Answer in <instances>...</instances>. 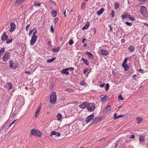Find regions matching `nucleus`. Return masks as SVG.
Segmentation results:
<instances>
[{"label": "nucleus", "mask_w": 148, "mask_h": 148, "mask_svg": "<svg viewBox=\"0 0 148 148\" xmlns=\"http://www.w3.org/2000/svg\"><path fill=\"white\" fill-rule=\"evenodd\" d=\"M56 95L55 92H52L50 97V103L52 104H55L56 101Z\"/></svg>", "instance_id": "1"}, {"label": "nucleus", "mask_w": 148, "mask_h": 148, "mask_svg": "<svg viewBox=\"0 0 148 148\" xmlns=\"http://www.w3.org/2000/svg\"><path fill=\"white\" fill-rule=\"evenodd\" d=\"M140 11L141 14L144 16L147 17L148 16V13L145 7L143 6H141L140 7Z\"/></svg>", "instance_id": "2"}, {"label": "nucleus", "mask_w": 148, "mask_h": 148, "mask_svg": "<svg viewBox=\"0 0 148 148\" xmlns=\"http://www.w3.org/2000/svg\"><path fill=\"white\" fill-rule=\"evenodd\" d=\"M24 99L22 96H20L18 97L16 99V103L18 104L19 106H23L24 104Z\"/></svg>", "instance_id": "3"}, {"label": "nucleus", "mask_w": 148, "mask_h": 148, "mask_svg": "<svg viewBox=\"0 0 148 148\" xmlns=\"http://www.w3.org/2000/svg\"><path fill=\"white\" fill-rule=\"evenodd\" d=\"M31 134L34 136L38 137H40L42 133L38 130L36 129H33L31 130Z\"/></svg>", "instance_id": "4"}, {"label": "nucleus", "mask_w": 148, "mask_h": 148, "mask_svg": "<svg viewBox=\"0 0 148 148\" xmlns=\"http://www.w3.org/2000/svg\"><path fill=\"white\" fill-rule=\"evenodd\" d=\"M86 108L88 111H93L95 108V104L93 103H88Z\"/></svg>", "instance_id": "5"}, {"label": "nucleus", "mask_w": 148, "mask_h": 148, "mask_svg": "<svg viewBox=\"0 0 148 148\" xmlns=\"http://www.w3.org/2000/svg\"><path fill=\"white\" fill-rule=\"evenodd\" d=\"M10 58V54L8 52H6L3 58V60L4 62H6Z\"/></svg>", "instance_id": "6"}, {"label": "nucleus", "mask_w": 148, "mask_h": 148, "mask_svg": "<svg viewBox=\"0 0 148 148\" xmlns=\"http://www.w3.org/2000/svg\"><path fill=\"white\" fill-rule=\"evenodd\" d=\"M10 32H12L14 31L16 28V25L14 22L11 23H10Z\"/></svg>", "instance_id": "7"}, {"label": "nucleus", "mask_w": 148, "mask_h": 148, "mask_svg": "<svg viewBox=\"0 0 148 148\" xmlns=\"http://www.w3.org/2000/svg\"><path fill=\"white\" fill-rule=\"evenodd\" d=\"M103 119V116H100L98 117H96L94 120L93 123L95 124L97 123L102 120Z\"/></svg>", "instance_id": "8"}, {"label": "nucleus", "mask_w": 148, "mask_h": 148, "mask_svg": "<svg viewBox=\"0 0 148 148\" xmlns=\"http://www.w3.org/2000/svg\"><path fill=\"white\" fill-rule=\"evenodd\" d=\"M88 103L87 102H81L79 105V106L80 108H84L85 107H86Z\"/></svg>", "instance_id": "9"}, {"label": "nucleus", "mask_w": 148, "mask_h": 148, "mask_svg": "<svg viewBox=\"0 0 148 148\" xmlns=\"http://www.w3.org/2000/svg\"><path fill=\"white\" fill-rule=\"evenodd\" d=\"M37 36H32L30 42V44L31 45H33L35 43L37 38Z\"/></svg>", "instance_id": "10"}, {"label": "nucleus", "mask_w": 148, "mask_h": 148, "mask_svg": "<svg viewBox=\"0 0 148 148\" xmlns=\"http://www.w3.org/2000/svg\"><path fill=\"white\" fill-rule=\"evenodd\" d=\"M94 116L93 114H91L86 118V121L87 123L90 122L91 120L93 119Z\"/></svg>", "instance_id": "11"}, {"label": "nucleus", "mask_w": 148, "mask_h": 148, "mask_svg": "<svg viewBox=\"0 0 148 148\" xmlns=\"http://www.w3.org/2000/svg\"><path fill=\"white\" fill-rule=\"evenodd\" d=\"M8 38V36L6 35V33L4 32L2 34L1 37V39L2 41H5Z\"/></svg>", "instance_id": "12"}, {"label": "nucleus", "mask_w": 148, "mask_h": 148, "mask_svg": "<svg viewBox=\"0 0 148 148\" xmlns=\"http://www.w3.org/2000/svg\"><path fill=\"white\" fill-rule=\"evenodd\" d=\"M26 0H16L14 3L15 5L16 6L22 3Z\"/></svg>", "instance_id": "13"}, {"label": "nucleus", "mask_w": 148, "mask_h": 148, "mask_svg": "<svg viewBox=\"0 0 148 148\" xmlns=\"http://www.w3.org/2000/svg\"><path fill=\"white\" fill-rule=\"evenodd\" d=\"M100 50L101 52L102 55L106 56L108 54V51L102 49H101Z\"/></svg>", "instance_id": "14"}, {"label": "nucleus", "mask_w": 148, "mask_h": 148, "mask_svg": "<svg viewBox=\"0 0 148 148\" xmlns=\"http://www.w3.org/2000/svg\"><path fill=\"white\" fill-rule=\"evenodd\" d=\"M86 54L88 56L89 58L90 59H93L94 58V56L92 54L89 52H86Z\"/></svg>", "instance_id": "15"}, {"label": "nucleus", "mask_w": 148, "mask_h": 148, "mask_svg": "<svg viewBox=\"0 0 148 148\" xmlns=\"http://www.w3.org/2000/svg\"><path fill=\"white\" fill-rule=\"evenodd\" d=\"M116 113H115L114 115V119H119V118L122 117L124 116L123 115H119L118 116H117Z\"/></svg>", "instance_id": "16"}, {"label": "nucleus", "mask_w": 148, "mask_h": 148, "mask_svg": "<svg viewBox=\"0 0 148 148\" xmlns=\"http://www.w3.org/2000/svg\"><path fill=\"white\" fill-rule=\"evenodd\" d=\"M122 66L124 68V70L125 71L128 70L129 69V66L128 64L124 65L123 64H122Z\"/></svg>", "instance_id": "17"}, {"label": "nucleus", "mask_w": 148, "mask_h": 148, "mask_svg": "<svg viewBox=\"0 0 148 148\" xmlns=\"http://www.w3.org/2000/svg\"><path fill=\"white\" fill-rule=\"evenodd\" d=\"M111 105H108L106 106L103 111H110L111 110Z\"/></svg>", "instance_id": "18"}, {"label": "nucleus", "mask_w": 148, "mask_h": 148, "mask_svg": "<svg viewBox=\"0 0 148 148\" xmlns=\"http://www.w3.org/2000/svg\"><path fill=\"white\" fill-rule=\"evenodd\" d=\"M9 66L11 68H12L13 69H15L16 68V67H15V66L14 67H13V66L14 64V62L12 60H11L9 62Z\"/></svg>", "instance_id": "19"}, {"label": "nucleus", "mask_w": 148, "mask_h": 148, "mask_svg": "<svg viewBox=\"0 0 148 148\" xmlns=\"http://www.w3.org/2000/svg\"><path fill=\"white\" fill-rule=\"evenodd\" d=\"M137 120V123H140L143 120V118L141 117H138L136 119Z\"/></svg>", "instance_id": "20"}, {"label": "nucleus", "mask_w": 148, "mask_h": 148, "mask_svg": "<svg viewBox=\"0 0 148 148\" xmlns=\"http://www.w3.org/2000/svg\"><path fill=\"white\" fill-rule=\"evenodd\" d=\"M130 52H133L134 50V46L130 45L128 48Z\"/></svg>", "instance_id": "21"}, {"label": "nucleus", "mask_w": 148, "mask_h": 148, "mask_svg": "<svg viewBox=\"0 0 148 148\" xmlns=\"http://www.w3.org/2000/svg\"><path fill=\"white\" fill-rule=\"evenodd\" d=\"M65 70L66 69H65L62 70L61 71V73H62L65 74L66 75H69V72L68 71H66Z\"/></svg>", "instance_id": "22"}, {"label": "nucleus", "mask_w": 148, "mask_h": 148, "mask_svg": "<svg viewBox=\"0 0 148 148\" xmlns=\"http://www.w3.org/2000/svg\"><path fill=\"white\" fill-rule=\"evenodd\" d=\"M121 18L122 19H124L129 17V16L126 13L124 12V14L121 15Z\"/></svg>", "instance_id": "23"}, {"label": "nucleus", "mask_w": 148, "mask_h": 148, "mask_svg": "<svg viewBox=\"0 0 148 148\" xmlns=\"http://www.w3.org/2000/svg\"><path fill=\"white\" fill-rule=\"evenodd\" d=\"M108 97V96L107 95H100V98L102 101H104Z\"/></svg>", "instance_id": "24"}, {"label": "nucleus", "mask_w": 148, "mask_h": 148, "mask_svg": "<svg viewBox=\"0 0 148 148\" xmlns=\"http://www.w3.org/2000/svg\"><path fill=\"white\" fill-rule=\"evenodd\" d=\"M114 5L115 9L116 10L118 9L119 7V3L118 2H117L114 3Z\"/></svg>", "instance_id": "25"}, {"label": "nucleus", "mask_w": 148, "mask_h": 148, "mask_svg": "<svg viewBox=\"0 0 148 148\" xmlns=\"http://www.w3.org/2000/svg\"><path fill=\"white\" fill-rule=\"evenodd\" d=\"M145 140V137L143 136H140L139 137V140L140 142H143Z\"/></svg>", "instance_id": "26"}, {"label": "nucleus", "mask_w": 148, "mask_h": 148, "mask_svg": "<svg viewBox=\"0 0 148 148\" xmlns=\"http://www.w3.org/2000/svg\"><path fill=\"white\" fill-rule=\"evenodd\" d=\"M82 60L86 65H88L89 64V63L88 62L87 60L86 59L84 58H83L82 59Z\"/></svg>", "instance_id": "27"}, {"label": "nucleus", "mask_w": 148, "mask_h": 148, "mask_svg": "<svg viewBox=\"0 0 148 148\" xmlns=\"http://www.w3.org/2000/svg\"><path fill=\"white\" fill-rule=\"evenodd\" d=\"M56 58L53 57L51 59L47 60V62L48 63L51 62H53L56 59Z\"/></svg>", "instance_id": "28"}, {"label": "nucleus", "mask_w": 148, "mask_h": 148, "mask_svg": "<svg viewBox=\"0 0 148 148\" xmlns=\"http://www.w3.org/2000/svg\"><path fill=\"white\" fill-rule=\"evenodd\" d=\"M104 9L103 8H101L97 12V14L98 15H101L103 12Z\"/></svg>", "instance_id": "29"}, {"label": "nucleus", "mask_w": 148, "mask_h": 148, "mask_svg": "<svg viewBox=\"0 0 148 148\" xmlns=\"http://www.w3.org/2000/svg\"><path fill=\"white\" fill-rule=\"evenodd\" d=\"M62 114L60 113H58L57 116L58 120V121L62 119Z\"/></svg>", "instance_id": "30"}, {"label": "nucleus", "mask_w": 148, "mask_h": 148, "mask_svg": "<svg viewBox=\"0 0 148 148\" xmlns=\"http://www.w3.org/2000/svg\"><path fill=\"white\" fill-rule=\"evenodd\" d=\"M57 14V13L56 11L53 10L52 11L51 15L53 16L54 17H55L56 16Z\"/></svg>", "instance_id": "31"}, {"label": "nucleus", "mask_w": 148, "mask_h": 148, "mask_svg": "<svg viewBox=\"0 0 148 148\" xmlns=\"http://www.w3.org/2000/svg\"><path fill=\"white\" fill-rule=\"evenodd\" d=\"M60 49V47H56L53 48H52V51L54 52H57Z\"/></svg>", "instance_id": "32"}, {"label": "nucleus", "mask_w": 148, "mask_h": 148, "mask_svg": "<svg viewBox=\"0 0 148 148\" xmlns=\"http://www.w3.org/2000/svg\"><path fill=\"white\" fill-rule=\"evenodd\" d=\"M7 84L9 87V89H11L12 87V84L11 82L7 83Z\"/></svg>", "instance_id": "33"}, {"label": "nucleus", "mask_w": 148, "mask_h": 148, "mask_svg": "<svg viewBox=\"0 0 148 148\" xmlns=\"http://www.w3.org/2000/svg\"><path fill=\"white\" fill-rule=\"evenodd\" d=\"M109 88V84L108 83H107L106 84V86H105V89H106V91H107L108 90V89Z\"/></svg>", "instance_id": "34"}, {"label": "nucleus", "mask_w": 148, "mask_h": 148, "mask_svg": "<svg viewBox=\"0 0 148 148\" xmlns=\"http://www.w3.org/2000/svg\"><path fill=\"white\" fill-rule=\"evenodd\" d=\"M42 106V103H40L38 108L37 109L36 111H40L41 109V108Z\"/></svg>", "instance_id": "35"}, {"label": "nucleus", "mask_w": 148, "mask_h": 148, "mask_svg": "<svg viewBox=\"0 0 148 148\" xmlns=\"http://www.w3.org/2000/svg\"><path fill=\"white\" fill-rule=\"evenodd\" d=\"M39 112H36L34 117L37 118L39 115Z\"/></svg>", "instance_id": "36"}, {"label": "nucleus", "mask_w": 148, "mask_h": 148, "mask_svg": "<svg viewBox=\"0 0 148 148\" xmlns=\"http://www.w3.org/2000/svg\"><path fill=\"white\" fill-rule=\"evenodd\" d=\"M111 17H114V11L112 10L111 11Z\"/></svg>", "instance_id": "37"}, {"label": "nucleus", "mask_w": 148, "mask_h": 148, "mask_svg": "<svg viewBox=\"0 0 148 148\" xmlns=\"http://www.w3.org/2000/svg\"><path fill=\"white\" fill-rule=\"evenodd\" d=\"M69 45L72 44L74 43L72 39H70L69 41Z\"/></svg>", "instance_id": "38"}, {"label": "nucleus", "mask_w": 148, "mask_h": 148, "mask_svg": "<svg viewBox=\"0 0 148 148\" xmlns=\"http://www.w3.org/2000/svg\"><path fill=\"white\" fill-rule=\"evenodd\" d=\"M125 23L128 26H131L132 25V23H131L127 21H126L125 22Z\"/></svg>", "instance_id": "39"}, {"label": "nucleus", "mask_w": 148, "mask_h": 148, "mask_svg": "<svg viewBox=\"0 0 148 148\" xmlns=\"http://www.w3.org/2000/svg\"><path fill=\"white\" fill-rule=\"evenodd\" d=\"M13 41V40L12 39H10L7 41H6V42L7 43H10L11 42Z\"/></svg>", "instance_id": "40"}, {"label": "nucleus", "mask_w": 148, "mask_h": 148, "mask_svg": "<svg viewBox=\"0 0 148 148\" xmlns=\"http://www.w3.org/2000/svg\"><path fill=\"white\" fill-rule=\"evenodd\" d=\"M127 58H126L124 59L123 62L122 64H123L124 65L125 64L127 63Z\"/></svg>", "instance_id": "41"}, {"label": "nucleus", "mask_w": 148, "mask_h": 148, "mask_svg": "<svg viewBox=\"0 0 148 148\" xmlns=\"http://www.w3.org/2000/svg\"><path fill=\"white\" fill-rule=\"evenodd\" d=\"M129 19L132 21H135V19L134 17H131L130 16L129 17Z\"/></svg>", "instance_id": "42"}, {"label": "nucleus", "mask_w": 148, "mask_h": 148, "mask_svg": "<svg viewBox=\"0 0 148 148\" xmlns=\"http://www.w3.org/2000/svg\"><path fill=\"white\" fill-rule=\"evenodd\" d=\"M118 98H119V99L121 100H123L124 99L123 97L121 96V95H119Z\"/></svg>", "instance_id": "43"}, {"label": "nucleus", "mask_w": 148, "mask_h": 148, "mask_svg": "<svg viewBox=\"0 0 148 148\" xmlns=\"http://www.w3.org/2000/svg\"><path fill=\"white\" fill-rule=\"evenodd\" d=\"M35 29H34L32 30H31L29 33V36H30L32 34L33 31Z\"/></svg>", "instance_id": "44"}, {"label": "nucleus", "mask_w": 148, "mask_h": 148, "mask_svg": "<svg viewBox=\"0 0 148 148\" xmlns=\"http://www.w3.org/2000/svg\"><path fill=\"white\" fill-rule=\"evenodd\" d=\"M136 76V75H132V77L134 79H135L136 81V78H135V77Z\"/></svg>", "instance_id": "45"}, {"label": "nucleus", "mask_w": 148, "mask_h": 148, "mask_svg": "<svg viewBox=\"0 0 148 148\" xmlns=\"http://www.w3.org/2000/svg\"><path fill=\"white\" fill-rule=\"evenodd\" d=\"M88 27H87L86 25L84 26L83 27L82 29L83 30H85L87 29Z\"/></svg>", "instance_id": "46"}, {"label": "nucleus", "mask_w": 148, "mask_h": 148, "mask_svg": "<svg viewBox=\"0 0 148 148\" xmlns=\"http://www.w3.org/2000/svg\"><path fill=\"white\" fill-rule=\"evenodd\" d=\"M51 30L52 32H54V29L53 27V25H51Z\"/></svg>", "instance_id": "47"}, {"label": "nucleus", "mask_w": 148, "mask_h": 148, "mask_svg": "<svg viewBox=\"0 0 148 148\" xmlns=\"http://www.w3.org/2000/svg\"><path fill=\"white\" fill-rule=\"evenodd\" d=\"M106 138H103L101 139L100 141H101L103 142H104L106 140Z\"/></svg>", "instance_id": "48"}, {"label": "nucleus", "mask_w": 148, "mask_h": 148, "mask_svg": "<svg viewBox=\"0 0 148 148\" xmlns=\"http://www.w3.org/2000/svg\"><path fill=\"white\" fill-rule=\"evenodd\" d=\"M16 120H14L9 125V127H10L11 125H12L16 121Z\"/></svg>", "instance_id": "49"}, {"label": "nucleus", "mask_w": 148, "mask_h": 148, "mask_svg": "<svg viewBox=\"0 0 148 148\" xmlns=\"http://www.w3.org/2000/svg\"><path fill=\"white\" fill-rule=\"evenodd\" d=\"M135 138V136L134 135H131L130 138L131 139H134Z\"/></svg>", "instance_id": "50"}, {"label": "nucleus", "mask_w": 148, "mask_h": 148, "mask_svg": "<svg viewBox=\"0 0 148 148\" xmlns=\"http://www.w3.org/2000/svg\"><path fill=\"white\" fill-rule=\"evenodd\" d=\"M37 33V31H35L33 33V34L32 35V36H36L35 34H36V33Z\"/></svg>", "instance_id": "51"}, {"label": "nucleus", "mask_w": 148, "mask_h": 148, "mask_svg": "<svg viewBox=\"0 0 148 148\" xmlns=\"http://www.w3.org/2000/svg\"><path fill=\"white\" fill-rule=\"evenodd\" d=\"M56 133L55 131H53L51 132V134L53 135H56Z\"/></svg>", "instance_id": "52"}, {"label": "nucleus", "mask_w": 148, "mask_h": 148, "mask_svg": "<svg viewBox=\"0 0 148 148\" xmlns=\"http://www.w3.org/2000/svg\"><path fill=\"white\" fill-rule=\"evenodd\" d=\"M41 4L40 3H38L37 4H36L35 5H34L35 6H38V7H40V6Z\"/></svg>", "instance_id": "53"}, {"label": "nucleus", "mask_w": 148, "mask_h": 148, "mask_svg": "<svg viewBox=\"0 0 148 148\" xmlns=\"http://www.w3.org/2000/svg\"><path fill=\"white\" fill-rule=\"evenodd\" d=\"M88 69H86L84 71L83 73L84 74H85L88 71Z\"/></svg>", "instance_id": "54"}, {"label": "nucleus", "mask_w": 148, "mask_h": 148, "mask_svg": "<svg viewBox=\"0 0 148 148\" xmlns=\"http://www.w3.org/2000/svg\"><path fill=\"white\" fill-rule=\"evenodd\" d=\"M56 135L57 136H60V132H56Z\"/></svg>", "instance_id": "55"}, {"label": "nucleus", "mask_w": 148, "mask_h": 148, "mask_svg": "<svg viewBox=\"0 0 148 148\" xmlns=\"http://www.w3.org/2000/svg\"><path fill=\"white\" fill-rule=\"evenodd\" d=\"M109 27H110V30L109 32H111L112 31V27L111 26L109 25Z\"/></svg>", "instance_id": "56"}, {"label": "nucleus", "mask_w": 148, "mask_h": 148, "mask_svg": "<svg viewBox=\"0 0 148 148\" xmlns=\"http://www.w3.org/2000/svg\"><path fill=\"white\" fill-rule=\"evenodd\" d=\"M30 25V24H27L26 27V30L27 31L28 29V27Z\"/></svg>", "instance_id": "57"}, {"label": "nucleus", "mask_w": 148, "mask_h": 148, "mask_svg": "<svg viewBox=\"0 0 148 148\" xmlns=\"http://www.w3.org/2000/svg\"><path fill=\"white\" fill-rule=\"evenodd\" d=\"M90 25V23L89 22H87L86 25H85L87 27H88L89 25Z\"/></svg>", "instance_id": "58"}, {"label": "nucleus", "mask_w": 148, "mask_h": 148, "mask_svg": "<svg viewBox=\"0 0 148 148\" xmlns=\"http://www.w3.org/2000/svg\"><path fill=\"white\" fill-rule=\"evenodd\" d=\"M86 4V2L85 1H84L82 3V6L83 5H85Z\"/></svg>", "instance_id": "59"}, {"label": "nucleus", "mask_w": 148, "mask_h": 148, "mask_svg": "<svg viewBox=\"0 0 148 148\" xmlns=\"http://www.w3.org/2000/svg\"><path fill=\"white\" fill-rule=\"evenodd\" d=\"M54 20L58 22V20H59V19L58 17H56L55 18Z\"/></svg>", "instance_id": "60"}, {"label": "nucleus", "mask_w": 148, "mask_h": 148, "mask_svg": "<svg viewBox=\"0 0 148 148\" xmlns=\"http://www.w3.org/2000/svg\"><path fill=\"white\" fill-rule=\"evenodd\" d=\"M67 90H68V91H69L70 92H72L73 91V90L71 89H67Z\"/></svg>", "instance_id": "61"}, {"label": "nucleus", "mask_w": 148, "mask_h": 148, "mask_svg": "<svg viewBox=\"0 0 148 148\" xmlns=\"http://www.w3.org/2000/svg\"><path fill=\"white\" fill-rule=\"evenodd\" d=\"M105 85V83H103V84H101L100 86V87H103L104 86V85Z\"/></svg>", "instance_id": "62"}, {"label": "nucleus", "mask_w": 148, "mask_h": 148, "mask_svg": "<svg viewBox=\"0 0 148 148\" xmlns=\"http://www.w3.org/2000/svg\"><path fill=\"white\" fill-rule=\"evenodd\" d=\"M69 69L71 71H73L74 70V69L73 67H71L69 68Z\"/></svg>", "instance_id": "63"}, {"label": "nucleus", "mask_w": 148, "mask_h": 148, "mask_svg": "<svg viewBox=\"0 0 148 148\" xmlns=\"http://www.w3.org/2000/svg\"><path fill=\"white\" fill-rule=\"evenodd\" d=\"M96 29L95 28H94V34L95 35L96 33Z\"/></svg>", "instance_id": "64"}]
</instances>
